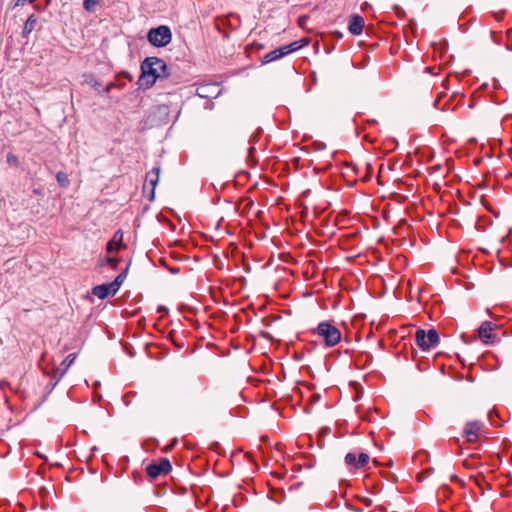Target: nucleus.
I'll return each mask as SVG.
<instances>
[{"mask_svg":"<svg viewBox=\"0 0 512 512\" xmlns=\"http://www.w3.org/2000/svg\"><path fill=\"white\" fill-rule=\"evenodd\" d=\"M169 76L168 67L164 60L158 57H147L141 64L140 87H152L158 78Z\"/></svg>","mask_w":512,"mask_h":512,"instance_id":"1","label":"nucleus"},{"mask_svg":"<svg viewBox=\"0 0 512 512\" xmlns=\"http://www.w3.org/2000/svg\"><path fill=\"white\" fill-rule=\"evenodd\" d=\"M313 333L323 338L327 347H333L341 340L340 330L330 321H323L313 330Z\"/></svg>","mask_w":512,"mask_h":512,"instance_id":"2","label":"nucleus"},{"mask_svg":"<svg viewBox=\"0 0 512 512\" xmlns=\"http://www.w3.org/2000/svg\"><path fill=\"white\" fill-rule=\"evenodd\" d=\"M147 39L155 47H165L172 40V33L168 26L161 25L148 31Z\"/></svg>","mask_w":512,"mask_h":512,"instance_id":"3","label":"nucleus"},{"mask_svg":"<svg viewBox=\"0 0 512 512\" xmlns=\"http://www.w3.org/2000/svg\"><path fill=\"white\" fill-rule=\"evenodd\" d=\"M416 343L422 350H429L437 345L439 342V335L435 329H430L426 332L423 329H418L415 335Z\"/></svg>","mask_w":512,"mask_h":512,"instance_id":"4","label":"nucleus"},{"mask_svg":"<svg viewBox=\"0 0 512 512\" xmlns=\"http://www.w3.org/2000/svg\"><path fill=\"white\" fill-rule=\"evenodd\" d=\"M76 359V354L71 353L69 354L60 364V366L53 370V375L51 377V381L47 384V387L52 390L59 380L64 376V374L67 372L68 368L74 363Z\"/></svg>","mask_w":512,"mask_h":512,"instance_id":"5","label":"nucleus"},{"mask_svg":"<svg viewBox=\"0 0 512 512\" xmlns=\"http://www.w3.org/2000/svg\"><path fill=\"white\" fill-rule=\"evenodd\" d=\"M496 327V324L489 321H485L480 325L477 330L478 337L484 344H494L500 340L498 336L493 333Z\"/></svg>","mask_w":512,"mask_h":512,"instance_id":"6","label":"nucleus"},{"mask_svg":"<svg viewBox=\"0 0 512 512\" xmlns=\"http://www.w3.org/2000/svg\"><path fill=\"white\" fill-rule=\"evenodd\" d=\"M171 468L170 461L167 458H161L159 461L149 464L146 467V472L152 479H156L160 475L167 474Z\"/></svg>","mask_w":512,"mask_h":512,"instance_id":"7","label":"nucleus"},{"mask_svg":"<svg viewBox=\"0 0 512 512\" xmlns=\"http://www.w3.org/2000/svg\"><path fill=\"white\" fill-rule=\"evenodd\" d=\"M483 428V422L475 420L466 423L463 435L466 440L470 443H474L478 440V434Z\"/></svg>","mask_w":512,"mask_h":512,"instance_id":"8","label":"nucleus"},{"mask_svg":"<svg viewBox=\"0 0 512 512\" xmlns=\"http://www.w3.org/2000/svg\"><path fill=\"white\" fill-rule=\"evenodd\" d=\"M364 27V19L360 15H352L349 21L348 29L351 34L359 35L361 34Z\"/></svg>","mask_w":512,"mask_h":512,"instance_id":"9","label":"nucleus"},{"mask_svg":"<svg viewBox=\"0 0 512 512\" xmlns=\"http://www.w3.org/2000/svg\"><path fill=\"white\" fill-rule=\"evenodd\" d=\"M111 283L97 285L92 289V293L100 299H104L109 295H115L117 292L112 291Z\"/></svg>","mask_w":512,"mask_h":512,"instance_id":"10","label":"nucleus"},{"mask_svg":"<svg viewBox=\"0 0 512 512\" xmlns=\"http://www.w3.org/2000/svg\"><path fill=\"white\" fill-rule=\"evenodd\" d=\"M159 173H160V168L159 167H154L151 171H149L147 174H146V183H148L150 186H151V197L150 199H153L154 197V190H155V187L159 181Z\"/></svg>","mask_w":512,"mask_h":512,"instance_id":"11","label":"nucleus"},{"mask_svg":"<svg viewBox=\"0 0 512 512\" xmlns=\"http://www.w3.org/2000/svg\"><path fill=\"white\" fill-rule=\"evenodd\" d=\"M122 241H123V233L119 230V231L115 232L112 240L109 241L107 244L108 253H111L114 249H117V250L120 249L123 246Z\"/></svg>","mask_w":512,"mask_h":512,"instance_id":"12","label":"nucleus"},{"mask_svg":"<svg viewBox=\"0 0 512 512\" xmlns=\"http://www.w3.org/2000/svg\"><path fill=\"white\" fill-rule=\"evenodd\" d=\"M128 269H129V265H127L126 268L121 273L118 274V276L115 278V280L113 282H111L110 286L112 287L113 292H117L119 290V288L121 287L122 283L124 282V280L127 277Z\"/></svg>","mask_w":512,"mask_h":512,"instance_id":"13","label":"nucleus"},{"mask_svg":"<svg viewBox=\"0 0 512 512\" xmlns=\"http://www.w3.org/2000/svg\"><path fill=\"white\" fill-rule=\"evenodd\" d=\"M307 44H308V39L303 38V39H300V40H297V41H294V42L288 44L287 48H288V51L290 53H292V52H295V51L301 49L302 47L306 46Z\"/></svg>","mask_w":512,"mask_h":512,"instance_id":"14","label":"nucleus"},{"mask_svg":"<svg viewBox=\"0 0 512 512\" xmlns=\"http://www.w3.org/2000/svg\"><path fill=\"white\" fill-rule=\"evenodd\" d=\"M215 89L214 85H202L197 88L196 93L198 96L202 98H208L211 96L210 89Z\"/></svg>","mask_w":512,"mask_h":512,"instance_id":"15","label":"nucleus"},{"mask_svg":"<svg viewBox=\"0 0 512 512\" xmlns=\"http://www.w3.org/2000/svg\"><path fill=\"white\" fill-rule=\"evenodd\" d=\"M280 58H282V57L279 55L278 48H277V49H275L273 51H270L266 55H264V57L262 58V63L263 64H267V63H270L272 61L278 60Z\"/></svg>","mask_w":512,"mask_h":512,"instance_id":"16","label":"nucleus"},{"mask_svg":"<svg viewBox=\"0 0 512 512\" xmlns=\"http://www.w3.org/2000/svg\"><path fill=\"white\" fill-rule=\"evenodd\" d=\"M154 114L158 115L160 118L164 120L168 117L169 109L166 105H160L154 109Z\"/></svg>","mask_w":512,"mask_h":512,"instance_id":"17","label":"nucleus"},{"mask_svg":"<svg viewBox=\"0 0 512 512\" xmlns=\"http://www.w3.org/2000/svg\"><path fill=\"white\" fill-rule=\"evenodd\" d=\"M369 459H370V457L368 454H366V453L359 454L357 464H355V468H361V467L366 466L369 462Z\"/></svg>","mask_w":512,"mask_h":512,"instance_id":"18","label":"nucleus"},{"mask_svg":"<svg viewBox=\"0 0 512 512\" xmlns=\"http://www.w3.org/2000/svg\"><path fill=\"white\" fill-rule=\"evenodd\" d=\"M100 0H84L83 6L87 11H94Z\"/></svg>","mask_w":512,"mask_h":512,"instance_id":"19","label":"nucleus"},{"mask_svg":"<svg viewBox=\"0 0 512 512\" xmlns=\"http://www.w3.org/2000/svg\"><path fill=\"white\" fill-rule=\"evenodd\" d=\"M56 178L59 184L63 187H66L69 184L68 176L64 172H58Z\"/></svg>","mask_w":512,"mask_h":512,"instance_id":"20","label":"nucleus"},{"mask_svg":"<svg viewBox=\"0 0 512 512\" xmlns=\"http://www.w3.org/2000/svg\"><path fill=\"white\" fill-rule=\"evenodd\" d=\"M48 494H49V490L46 487H41L39 489V496L43 500V503H42V508L43 509H46L48 507V502L45 501V497L48 496Z\"/></svg>","mask_w":512,"mask_h":512,"instance_id":"21","label":"nucleus"},{"mask_svg":"<svg viewBox=\"0 0 512 512\" xmlns=\"http://www.w3.org/2000/svg\"><path fill=\"white\" fill-rule=\"evenodd\" d=\"M357 460L358 459L356 458V455L354 453H348L345 456V463L349 466L355 467V464H357Z\"/></svg>","mask_w":512,"mask_h":512,"instance_id":"22","label":"nucleus"},{"mask_svg":"<svg viewBox=\"0 0 512 512\" xmlns=\"http://www.w3.org/2000/svg\"><path fill=\"white\" fill-rule=\"evenodd\" d=\"M32 31V15H30L25 23L24 33H30Z\"/></svg>","mask_w":512,"mask_h":512,"instance_id":"23","label":"nucleus"},{"mask_svg":"<svg viewBox=\"0 0 512 512\" xmlns=\"http://www.w3.org/2000/svg\"><path fill=\"white\" fill-rule=\"evenodd\" d=\"M278 52L281 57H284V56L290 54V52L288 51L287 45L279 47Z\"/></svg>","mask_w":512,"mask_h":512,"instance_id":"24","label":"nucleus"},{"mask_svg":"<svg viewBox=\"0 0 512 512\" xmlns=\"http://www.w3.org/2000/svg\"><path fill=\"white\" fill-rule=\"evenodd\" d=\"M106 261H107V263H109V264L112 266V268H113V269H115V268H116V266H117V262H118V261H117L115 258L108 257V258L106 259Z\"/></svg>","mask_w":512,"mask_h":512,"instance_id":"25","label":"nucleus"},{"mask_svg":"<svg viewBox=\"0 0 512 512\" xmlns=\"http://www.w3.org/2000/svg\"><path fill=\"white\" fill-rule=\"evenodd\" d=\"M491 38H492L493 42L499 43V39L497 37V33L496 32L491 31Z\"/></svg>","mask_w":512,"mask_h":512,"instance_id":"26","label":"nucleus"},{"mask_svg":"<svg viewBox=\"0 0 512 512\" xmlns=\"http://www.w3.org/2000/svg\"><path fill=\"white\" fill-rule=\"evenodd\" d=\"M311 399L314 402L319 401L320 400V395L319 394H314V395H312Z\"/></svg>","mask_w":512,"mask_h":512,"instance_id":"27","label":"nucleus"},{"mask_svg":"<svg viewBox=\"0 0 512 512\" xmlns=\"http://www.w3.org/2000/svg\"><path fill=\"white\" fill-rule=\"evenodd\" d=\"M113 85H114L113 83H109V84H107V85H106V87H105V89H104V91H105L106 93H108V92L110 91V89H111V87H112Z\"/></svg>","mask_w":512,"mask_h":512,"instance_id":"28","label":"nucleus"},{"mask_svg":"<svg viewBox=\"0 0 512 512\" xmlns=\"http://www.w3.org/2000/svg\"><path fill=\"white\" fill-rule=\"evenodd\" d=\"M122 75H124L125 77H127L130 81L133 80L132 76L128 73V72H123Z\"/></svg>","mask_w":512,"mask_h":512,"instance_id":"29","label":"nucleus"},{"mask_svg":"<svg viewBox=\"0 0 512 512\" xmlns=\"http://www.w3.org/2000/svg\"><path fill=\"white\" fill-rule=\"evenodd\" d=\"M33 455H37L38 457L43 458V456H42L39 452H35V451H34V452H33Z\"/></svg>","mask_w":512,"mask_h":512,"instance_id":"30","label":"nucleus"},{"mask_svg":"<svg viewBox=\"0 0 512 512\" xmlns=\"http://www.w3.org/2000/svg\"><path fill=\"white\" fill-rule=\"evenodd\" d=\"M42 473H43L42 468H39V469H38V474H42Z\"/></svg>","mask_w":512,"mask_h":512,"instance_id":"31","label":"nucleus"},{"mask_svg":"<svg viewBox=\"0 0 512 512\" xmlns=\"http://www.w3.org/2000/svg\"><path fill=\"white\" fill-rule=\"evenodd\" d=\"M7 160L10 162V161H13V158H10V156H8Z\"/></svg>","mask_w":512,"mask_h":512,"instance_id":"32","label":"nucleus"},{"mask_svg":"<svg viewBox=\"0 0 512 512\" xmlns=\"http://www.w3.org/2000/svg\"><path fill=\"white\" fill-rule=\"evenodd\" d=\"M7 160L10 162V161H13V158H10V156H8Z\"/></svg>","mask_w":512,"mask_h":512,"instance_id":"33","label":"nucleus"},{"mask_svg":"<svg viewBox=\"0 0 512 512\" xmlns=\"http://www.w3.org/2000/svg\"><path fill=\"white\" fill-rule=\"evenodd\" d=\"M164 310H165V308H164V307H160V308H159V311H164Z\"/></svg>","mask_w":512,"mask_h":512,"instance_id":"34","label":"nucleus"}]
</instances>
